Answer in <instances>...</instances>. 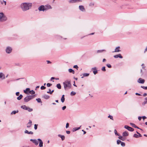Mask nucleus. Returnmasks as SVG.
Returning a JSON list of instances; mask_svg holds the SVG:
<instances>
[{
    "label": "nucleus",
    "instance_id": "nucleus-1",
    "mask_svg": "<svg viewBox=\"0 0 147 147\" xmlns=\"http://www.w3.org/2000/svg\"><path fill=\"white\" fill-rule=\"evenodd\" d=\"M32 5L31 3H24L21 4V7L22 10L25 11L29 9L31 7Z\"/></svg>",
    "mask_w": 147,
    "mask_h": 147
},
{
    "label": "nucleus",
    "instance_id": "nucleus-2",
    "mask_svg": "<svg viewBox=\"0 0 147 147\" xmlns=\"http://www.w3.org/2000/svg\"><path fill=\"white\" fill-rule=\"evenodd\" d=\"M65 90H67L71 88V85L70 81H66L63 83Z\"/></svg>",
    "mask_w": 147,
    "mask_h": 147
},
{
    "label": "nucleus",
    "instance_id": "nucleus-3",
    "mask_svg": "<svg viewBox=\"0 0 147 147\" xmlns=\"http://www.w3.org/2000/svg\"><path fill=\"white\" fill-rule=\"evenodd\" d=\"M35 97V95H32L27 96L24 99V101L25 102H27L30 100L33 99Z\"/></svg>",
    "mask_w": 147,
    "mask_h": 147
},
{
    "label": "nucleus",
    "instance_id": "nucleus-4",
    "mask_svg": "<svg viewBox=\"0 0 147 147\" xmlns=\"http://www.w3.org/2000/svg\"><path fill=\"white\" fill-rule=\"evenodd\" d=\"M0 18V21L1 22H3L6 21L7 20V17L3 14Z\"/></svg>",
    "mask_w": 147,
    "mask_h": 147
},
{
    "label": "nucleus",
    "instance_id": "nucleus-5",
    "mask_svg": "<svg viewBox=\"0 0 147 147\" xmlns=\"http://www.w3.org/2000/svg\"><path fill=\"white\" fill-rule=\"evenodd\" d=\"M82 1V0H70L69 1V3H77Z\"/></svg>",
    "mask_w": 147,
    "mask_h": 147
},
{
    "label": "nucleus",
    "instance_id": "nucleus-6",
    "mask_svg": "<svg viewBox=\"0 0 147 147\" xmlns=\"http://www.w3.org/2000/svg\"><path fill=\"white\" fill-rule=\"evenodd\" d=\"M124 128L127 129L129 131H134V129L133 128L131 127H130L127 125H125L124 126Z\"/></svg>",
    "mask_w": 147,
    "mask_h": 147
},
{
    "label": "nucleus",
    "instance_id": "nucleus-7",
    "mask_svg": "<svg viewBox=\"0 0 147 147\" xmlns=\"http://www.w3.org/2000/svg\"><path fill=\"white\" fill-rule=\"evenodd\" d=\"M6 51L7 53H10L12 51V49L10 47H7L6 49Z\"/></svg>",
    "mask_w": 147,
    "mask_h": 147
},
{
    "label": "nucleus",
    "instance_id": "nucleus-8",
    "mask_svg": "<svg viewBox=\"0 0 147 147\" xmlns=\"http://www.w3.org/2000/svg\"><path fill=\"white\" fill-rule=\"evenodd\" d=\"M79 9L82 12H85L86 11L83 5H80L79 7Z\"/></svg>",
    "mask_w": 147,
    "mask_h": 147
},
{
    "label": "nucleus",
    "instance_id": "nucleus-9",
    "mask_svg": "<svg viewBox=\"0 0 147 147\" xmlns=\"http://www.w3.org/2000/svg\"><path fill=\"white\" fill-rule=\"evenodd\" d=\"M38 9L40 11H44L45 10V7L43 5H41L38 7Z\"/></svg>",
    "mask_w": 147,
    "mask_h": 147
},
{
    "label": "nucleus",
    "instance_id": "nucleus-10",
    "mask_svg": "<svg viewBox=\"0 0 147 147\" xmlns=\"http://www.w3.org/2000/svg\"><path fill=\"white\" fill-rule=\"evenodd\" d=\"M37 140H38L39 142V146L40 147H42L43 143L42 140L40 139H38Z\"/></svg>",
    "mask_w": 147,
    "mask_h": 147
},
{
    "label": "nucleus",
    "instance_id": "nucleus-11",
    "mask_svg": "<svg viewBox=\"0 0 147 147\" xmlns=\"http://www.w3.org/2000/svg\"><path fill=\"white\" fill-rule=\"evenodd\" d=\"M138 82L139 83L143 84L145 82V80L141 78H140L138 80Z\"/></svg>",
    "mask_w": 147,
    "mask_h": 147
},
{
    "label": "nucleus",
    "instance_id": "nucleus-12",
    "mask_svg": "<svg viewBox=\"0 0 147 147\" xmlns=\"http://www.w3.org/2000/svg\"><path fill=\"white\" fill-rule=\"evenodd\" d=\"M32 125V122L30 120H29V122L27 124V127L29 128L31 127Z\"/></svg>",
    "mask_w": 147,
    "mask_h": 147
},
{
    "label": "nucleus",
    "instance_id": "nucleus-13",
    "mask_svg": "<svg viewBox=\"0 0 147 147\" xmlns=\"http://www.w3.org/2000/svg\"><path fill=\"white\" fill-rule=\"evenodd\" d=\"M120 47H116L114 51L113 52H119L121 51L120 50Z\"/></svg>",
    "mask_w": 147,
    "mask_h": 147
},
{
    "label": "nucleus",
    "instance_id": "nucleus-14",
    "mask_svg": "<svg viewBox=\"0 0 147 147\" xmlns=\"http://www.w3.org/2000/svg\"><path fill=\"white\" fill-rule=\"evenodd\" d=\"M114 57L115 58H117L118 57L120 58H122L123 57L121 56V55L120 54L114 56Z\"/></svg>",
    "mask_w": 147,
    "mask_h": 147
},
{
    "label": "nucleus",
    "instance_id": "nucleus-15",
    "mask_svg": "<svg viewBox=\"0 0 147 147\" xmlns=\"http://www.w3.org/2000/svg\"><path fill=\"white\" fill-rule=\"evenodd\" d=\"M44 7H45V10H47L49 9H51L52 8L51 6L50 5H46L45 6H44Z\"/></svg>",
    "mask_w": 147,
    "mask_h": 147
},
{
    "label": "nucleus",
    "instance_id": "nucleus-16",
    "mask_svg": "<svg viewBox=\"0 0 147 147\" xmlns=\"http://www.w3.org/2000/svg\"><path fill=\"white\" fill-rule=\"evenodd\" d=\"M0 78L3 79L5 78V75L2 73H0Z\"/></svg>",
    "mask_w": 147,
    "mask_h": 147
},
{
    "label": "nucleus",
    "instance_id": "nucleus-17",
    "mask_svg": "<svg viewBox=\"0 0 147 147\" xmlns=\"http://www.w3.org/2000/svg\"><path fill=\"white\" fill-rule=\"evenodd\" d=\"M92 69L95 70L93 71V72L94 75L96 74L97 73V70H96V67H95L92 68Z\"/></svg>",
    "mask_w": 147,
    "mask_h": 147
},
{
    "label": "nucleus",
    "instance_id": "nucleus-18",
    "mask_svg": "<svg viewBox=\"0 0 147 147\" xmlns=\"http://www.w3.org/2000/svg\"><path fill=\"white\" fill-rule=\"evenodd\" d=\"M128 133L127 131H125L123 133V136H128Z\"/></svg>",
    "mask_w": 147,
    "mask_h": 147
},
{
    "label": "nucleus",
    "instance_id": "nucleus-19",
    "mask_svg": "<svg viewBox=\"0 0 147 147\" xmlns=\"http://www.w3.org/2000/svg\"><path fill=\"white\" fill-rule=\"evenodd\" d=\"M58 136L61 138V140L63 141L65 139V137L63 135H61L60 134H59Z\"/></svg>",
    "mask_w": 147,
    "mask_h": 147
},
{
    "label": "nucleus",
    "instance_id": "nucleus-20",
    "mask_svg": "<svg viewBox=\"0 0 147 147\" xmlns=\"http://www.w3.org/2000/svg\"><path fill=\"white\" fill-rule=\"evenodd\" d=\"M24 133L25 134H33L32 131H30V132H29L27 130H26L24 131Z\"/></svg>",
    "mask_w": 147,
    "mask_h": 147
},
{
    "label": "nucleus",
    "instance_id": "nucleus-21",
    "mask_svg": "<svg viewBox=\"0 0 147 147\" xmlns=\"http://www.w3.org/2000/svg\"><path fill=\"white\" fill-rule=\"evenodd\" d=\"M0 2L1 4L3 5L4 4L5 5L6 4V2L4 0L0 1Z\"/></svg>",
    "mask_w": 147,
    "mask_h": 147
},
{
    "label": "nucleus",
    "instance_id": "nucleus-22",
    "mask_svg": "<svg viewBox=\"0 0 147 147\" xmlns=\"http://www.w3.org/2000/svg\"><path fill=\"white\" fill-rule=\"evenodd\" d=\"M43 97L45 99H48L49 98L50 96L48 95L45 94L43 96Z\"/></svg>",
    "mask_w": 147,
    "mask_h": 147
},
{
    "label": "nucleus",
    "instance_id": "nucleus-23",
    "mask_svg": "<svg viewBox=\"0 0 147 147\" xmlns=\"http://www.w3.org/2000/svg\"><path fill=\"white\" fill-rule=\"evenodd\" d=\"M65 100V98H64V95H62V96L61 99V102H62L63 103L64 102Z\"/></svg>",
    "mask_w": 147,
    "mask_h": 147
},
{
    "label": "nucleus",
    "instance_id": "nucleus-24",
    "mask_svg": "<svg viewBox=\"0 0 147 147\" xmlns=\"http://www.w3.org/2000/svg\"><path fill=\"white\" fill-rule=\"evenodd\" d=\"M89 75V74L88 73H84L82 74L83 76L81 77L82 78H83L84 77L88 76Z\"/></svg>",
    "mask_w": 147,
    "mask_h": 147
},
{
    "label": "nucleus",
    "instance_id": "nucleus-25",
    "mask_svg": "<svg viewBox=\"0 0 147 147\" xmlns=\"http://www.w3.org/2000/svg\"><path fill=\"white\" fill-rule=\"evenodd\" d=\"M21 107V108L24 109V110H26V109H27V108L28 107H27L26 106V105H23V106H22Z\"/></svg>",
    "mask_w": 147,
    "mask_h": 147
},
{
    "label": "nucleus",
    "instance_id": "nucleus-26",
    "mask_svg": "<svg viewBox=\"0 0 147 147\" xmlns=\"http://www.w3.org/2000/svg\"><path fill=\"white\" fill-rule=\"evenodd\" d=\"M22 94H20V96L17 98V99L18 100H20L22 98Z\"/></svg>",
    "mask_w": 147,
    "mask_h": 147
},
{
    "label": "nucleus",
    "instance_id": "nucleus-27",
    "mask_svg": "<svg viewBox=\"0 0 147 147\" xmlns=\"http://www.w3.org/2000/svg\"><path fill=\"white\" fill-rule=\"evenodd\" d=\"M68 71L70 73H72L73 74L75 73L74 71L71 69H69Z\"/></svg>",
    "mask_w": 147,
    "mask_h": 147
},
{
    "label": "nucleus",
    "instance_id": "nucleus-28",
    "mask_svg": "<svg viewBox=\"0 0 147 147\" xmlns=\"http://www.w3.org/2000/svg\"><path fill=\"white\" fill-rule=\"evenodd\" d=\"M19 112V111L18 110H17L16 111H13L11 112V114H15L16 113H18Z\"/></svg>",
    "mask_w": 147,
    "mask_h": 147
},
{
    "label": "nucleus",
    "instance_id": "nucleus-29",
    "mask_svg": "<svg viewBox=\"0 0 147 147\" xmlns=\"http://www.w3.org/2000/svg\"><path fill=\"white\" fill-rule=\"evenodd\" d=\"M54 92V90H53L51 91V90L50 89H49V91H47V93H49L50 94H52V93Z\"/></svg>",
    "mask_w": 147,
    "mask_h": 147
},
{
    "label": "nucleus",
    "instance_id": "nucleus-30",
    "mask_svg": "<svg viewBox=\"0 0 147 147\" xmlns=\"http://www.w3.org/2000/svg\"><path fill=\"white\" fill-rule=\"evenodd\" d=\"M33 143H34L36 145H37L38 144V142L37 140L34 139Z\"/></svg>",
    "mask_w": 147,
    "mask_h": 147
},
{
    "label": "nucleus",
    "instance_id": "nucleus-31",
    "mask_svg": "<svg viewBox=\"0 0 147 147\" xmlns=\"http://www.w3.org/2000/svg\"><path fill=\"white\" fill-rule=\"evenodd\" d=\"M103 51H106V50H98L97 51V53H102Z\"/></svg>",
    "mask_w": 147,
    "mask_h": 147
},
{
    "label": "nucleus",
    "instance_id": "nucleus-32",
    "mask_svg": "<svg viewBox=\"0 0 147 147\" xmlns=\"http://www.w3.org/2000/svg\"><path fill=\"white\" fill-rule=\"evenodd\" d=\"M57 87L59 89H61V86L60 84H58L57 85Z\"/></svg>",
    "mask_w": 147,
    "mask_h": 147
},
{
    "label": "nucleus",
    "instance_id": "nucleus-33",
    "mask_svg": "<svg viewBox=\"0 0 147 147\" xmlns=\"http://www.w3.org/2000/svg\"><path fill=\"white\" fill-rule=\"evenodd\" d=\"M27 110H28L29 112H31L33 111L32 109L28 107L27 108Z\"/></svg>",
    "mask_w": 147,
    "mask_h": 147
},
{
    "label": "nucleus",
    "instance_id": "nucleus-34",
    "mask_svg": "<svg viewBox=\"0 0 147 147\" xmlns=\"http://www.w3.org/2000/svg\"><path fill=\"white\" fill-rule=\"evenodd\" d=\"M146 101H144L142 103L143 105H145V104H147V97H146L145 99Z\"/></svg>",
    "mask_w": 147,
    "mask_h": 147
},
{
    "label": "nucleus",
    "instance_id": "nucleus-35",
    "mask_svg": "<svg viewBox=\"0 0 147 147\" xmlns=\"http://www.w3.org/2000/svg\"><path fill=\"white\" fill-rule=\"evenodd\" d=\"M36 100L37 101V102L38 103L42 102L41 99L40 98H38L36 99Z\"/></svg>",
    "mask_w": 147,
    "mask_h": 147
},
{
    "label": "nucleus",
    "instance_id": "nucleus-36",
    "mask_svg": "<svg viewBox=\"0 0 147 147\" xmlns=\"http://www.w3.org/2000/svg\"><path fill=\"white\" fill-rule=\"evenodd\" d=\"M29 93L32 94H34L35 93V92L33 90H32L29 91Z\"/></svg>",
    "mask_w": 147,
    "mask_h": 147
},
{
    "label": "nucleus",
    "instance_id": "nucleus-37",
    "mask_svg": "<svg viewBox=\"0 0 147 147\" xmlns=\"http://www.w3.org/2000/svg\"><path fill=\"white\" fill-rule=\"evenodd\" d=\"M30 89L29 88H26V90H24V92L26 94H27V92H26V91H29Z\"/></svg>",
    "mask_w": 147,
    "mask_h": 147
},
{
    "label": "nucleus",
    "instance_id": "nucleus-38",
    "mask_svg": "<svg viewBox=\"0 0 147 147\" xmlns=\"http://www.w3.org/2000/svg\"><path fill=\"white\" fill-rule=\"evenodd\" d=\"M89 5L90 6H93L94 5V3L93 2H91L89 3Z\"/></svg>",
    "mask_w": 147,
    "mask_h": 147
},
{
    "label": "nucleus",
    "instance_id": "nucleus-39",
    "mask_svg": "<svg viewBox=\"0 0 147 147\" xmlns=\"http://www.w3.org/2000/svg\"><path fill=\"white\" fill-rule=\"evenodd\" d=\"M76 93V92H74L72 91L71 93L70 94L71 96H74V95H75Z\"/></svg>",
    "mask_w": 147,
    "mask_h": 147
},
{
    "label": "nucleus",
    "instance_id": "nucleus-40",
    "mask_svg": "<svg viewBox=\"0 0 147 147\" xmlns=\"http://www.w3.org/2000/svg\"><path fill=\"white\" fill-rule=\"evenodd\" d=\"M118 138L119 139L122 140V141H124L125 140V139L123 138L122 136H119Z\"/></svg>",
    "mask_w": 147,
    "mask_h": 147
},
{
    "label": "nucleus",
    "instance_id": "nucleus-41",
    "mask_svg": "<svg viewBox=\"0 0 147 147\" xmlns=\"http://www.w3.org/2000/svg\"><path fill=\"white\" fill-rule=\"evenodd\" d=\"M80 129V127H78V128H76H76H74L73 129H74L73 131H76V130L79 129Z\"/></svg>",
    "mask_w": 147,
    "mask_h": 147
},
{
    "label": "nucleus",
    "instance_id": "nucleus-42",
    "mask_svg": "<svg viewBox=\"0 0 147 147\" xmlns=\"http://www.w3.org/2000/svg\"><path fill=\"white\" fill-rule=\"evenodd\" d=\"M108 117L109 118H110V119H111L112 120H113V117L112 116H111V115H109L108 116Z\"/></svg>",
    "mask_w": 147,
    "mask_h": 147
},
{
    "label": "nucleus",
    "instance_id": "nucleus-43",
    "mask_svg": "<svg viewBox=\"0 0 147 147\" xmlns=\"http://www.w3.org/2000/svg\"><path fill=\"white\" fill-rule=\"evenodd\" d=\"M101 70L104 71H106V70L105 69V67H102L101 69Z\"/></svg>",
    "mask_w": 147,
    "mask_h": 147
},
{
    "label": "nucleus",
    "instance_id": "nucleus-44",
    "mask_svg": "<svg viewBox=\"0 0 147 147\" xmlns=\"http://www.w3.org/2000/svg\"><path fill=\"white\" fill-rule=\"evenodd\" d=\"M130 124L133 127H136V125L134 123H130Z\"/></svg>",
    "mask_w": 147,
    "mask_h": 147
},
{
    "label": "nucleus",
    "instance_id": "nucleus-45",
    "mask_svg": "<svg viewBox=\"0 0 147 147\" xmlns=\"http://www.w3.org/2000/svg\"><path fill=\"white\" fill-rule=\"evenodd\" d=\"M134 137L135 138H138L139 137L138 135L136 134H134Z\"/></svg>",
    "mask_w": 147,
    "mask_h": 147
},
{
    "label": "nucleus",
    "instance_id": "nucleus-46",
    "mask_svg": "<svg viewBox=\"0 0 147 147\" xmlns=\"http://www.w3.org/2000/svg\"><path fill=\"white\" fill-rule=\"evenodd\" d=\"M121 146H124L125 145V143L123 142H121Z\"/></svg>",
    "mask_w": 147,
    "mask_h": 147
},
{
    "label": "nucleus",
    "instance_id": "nucleus-47",
    "mask_svg": "<svg viewBox=\"0 0 147 147\" xmlns=\"http://www.w3.org/2000/svg\"><path fill=\"white\" fill-rule=\"evenodd\" d=\"M141 88H143L145 90H147V86H141Z\"/></svg>",
    "mask_w": 147,
    "mask_h": 147
},
{
    "label": "nucleus",
    "instance_id": "nucleus-48",
    "mask_svg": "<svg viewBox=\"0 0 147 147\" xmlns=\"http://www.w3.org/2000/svg\"><path fill=\"white\" fill-rule=\"evenodd\" d=\"M106 65L108 67H109V68H111V65L110 64H107Z\"/></svg>",
    "mask_w": 147,
    "mask_h": 147
},
{
    "label": "nucleus",
    "instance_id": "nucleus-49",
    "mask_svg": "<svg viewBox=\"0 0 147 147\" xmlns=\"http://www.w3.org/2000/svg\"><path fill=\"white\" fill-rule=\"evenodd\" d=\"M121 142L119 140H117V144H119Z\"/></svg>",
    "mask_w": 147,
    "mask_h": 147
},
{
    "label": "nucleus",
    "instance_id": "nucleus-50",
    "mask_svg": "<svg viewBox=\"0 0 147 147\" xmlns=\"http://www.w3.org/2000/svg\"><path fill=\"white\" fill-rule=\"evenodd\" d=\"M46 88V87L44 86H42L40 87V89L41 90H44Z\"/></svg>",
    "mask_w": 147,
    "mask_h": 147
},
{
    "label": "nucleus",
    "instance_id": "nucleus-51",
    "mask_svg": "<svg viewBox=\"0 0 147 147\" xmlns=\"http://www.w3.org/2000/svg\"><path fill=\"white\" fill-rule=\"evenodd\" d=\"M37 125L35 124L34 125V128L36 130L37 129Z\"/></svg>",
    "mask_w": 147,
    "mask_h": 147
},
{
    "label": "nucleus",
    "instance_id": "nucleus-52",
    "mask_svg": "<svg viewBox=\"0 0 147 147\" xmlns=\"http://www.w3.org/2000/svg\"><path fill=\"white\" fill-rule=\"evenodd\" d=\"M52 85V84L48 83L47 84V87H50Z\"/></svg>",
    "mask_w": 147,
    "mask_h": 147
},
{
    "label": "nucleus",
    "instance_id": "nucleus-53",
    "mask_svg": "<svg viewBox=\"0 0 147 147\" xmlns=\"http://www.w3.org/2000/svg\"><path fill=\"white\" fill-rule=\"evenodd\" d=\"M73 67L75 68H76L77 69H78V65H75Z\"/></svg>",
    "mask_w": 147,
    "mask_h": 147
},
{
    "label": "nucleus",
    "instance_id": "nucleus-54",
    "mask_svg": "<svg viewBox=\"0 0 147 147\" xmlns=\"http://www.w3.org/2000/svg\"><path fill=\"white\" fill-rule=\"evenodd\" d=\"M114 132L116 135L119 136V134L117 133V131L116 129L114 130Z\"/></svg>",
    "mask_w": 147,
    "mask_h": 147
},
{
    "label": "nucleus",
    "instance_id": "nucleus-55",
    "mask_svg": "<svg viewBox=\"0 0 147 147\" xmlns=\"http://www.w3.org/2000/svg\"><path fill=\"white\" fill-rule=\"evenodd\" d=\"M69 126V124L68 123H67L66 124V128H67Z\"/></svg>",
    "mask_w": 147,
    "mask_h": 147
},
{
    "label": "nucleus",
    "instance_id": "nucleus-56",
    "mask_svg": "<svg viewBox=\"0 0 147 147\" xmlns=\"http://www.w3.org/2000/svg\"><path fill=\"white\" fill-rule=\"evenodd\" d=\"M66 108V106H64L63 107H62V109L63 110H64Z\"/></svg>",
    "mask_w": 147,
    "mask_h": 147
},
{
    "label": "nucleus",
    "instance_id": "nucleus-57",
    "mask_svg": "<svg viewBox=\"0 0 147 147\" xmlns=\"http://www.w3.org/2000/svg\"><path fill=\"white\" fill-rule=\"evenodd\" d=\"M20 93L19 92H17L16 93V95L17 96H18L19 95Z\"/></svg>",
    "mask_w": 147,
    "mask_h": 147
},
{
    "label": "nucleus",
    "instance_id": "nucleus-58",
    "mask_svg": "<svg viewBox=\"0 0 147 147\" xmlns=\"http://www.w3.org/2000/svg\"><path fill=\"white\" fill-rule=\"evenodd\" d=\"M66 132L67 134H69L70 133V131H66Z\"/></svg>",
    "mask_w": 147,
    "mask_h": 147
},
{
    "label": "nucleus",
    "instance_id": "nucleus-59",
    "mask_svg": "<svg viewBox=\"0 0 147 147\" xmlns=\"http://www.w3.org/2000/svg\"><path fill=\"white\" fill-rule=\"evenodd\" d=\"M142 117H140V116L139 117H138V120H140V121L141 120V118H142Z\"/></svg>",
    "mask_w": 147,
    "mask_h": 147
},
{
    "label": "nucleus",
    "instance_id": "nucleus-60",
    "mask_svg": "<svg viewBox=\"0 0 147 147\" xmlns=\"http://www.w3.org/2000/svg\"><path fill=\"white\" fill-rule=\"evenodd\" d=\"M142 118H143V119L144 120L145 119H146V117H145V116H143L142 117Z\"/></svg>",
    "mask_w": 147,
    "mask_h": 147
},
{
    "label": "nucleus",
    "instance_id": "nucleus-61",
    "mask_svg": "<svg viewBox=\"0 0 147 147\" xmlns=\"http://www.w3.org/2000/svg\"><path fill=\"white\" fill-rule=\"evenodd\" d=\"M47 61V63H48H48H51V62L49 61Z\"/></svg>",
    "mask_w": 147,
    "mask_h": 147
},
{
    "label": "nucleus",
    "instance_id": "nucleus-62",
    "mask_svg": "<svg viewBox=\"0 0 147 147\" xmlns=\"http://www.w3.org/2000/svg\"><path fill=\"white\" fill-rule=\"evenodd\" d=\"M147 51V46L146 48L145 49L144 53H145Z\"/></svg>",
    "mask_w": 147,
    "mask_h": 147
},
{
    "label": "nucleus",
    "instance_id": "nucleus-63",
    "mask_svg": "<svg viewBox=\"0 0 147 147\" xmlns=\"http://www.w3.org/2000/svg\"><path fill=\"white\" fill-rule=\"evenodd\" d=\"M147 95V94L146 93H144L143 94V96H145Z\"/></svg>",
    "mask_w": 147,
    "mask_h": 147
},
{
    "label": "nucleus",
    "instance_id": "nucleus-64",
    "mask_svg": "<svg viewBox=\"0 0 147 147\" xmlns=\"http://www.w3.org/2000/svg\"><path fill=\"white\" fill-rule=\"evenodd\" d=\"M106 59H103L102 62H104L106 61Z\"/></svg>",
    "mask_w": 147,
    "mask_h": 147
}]
</instances>
